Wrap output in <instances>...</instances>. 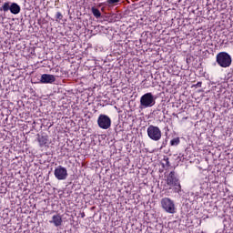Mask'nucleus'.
<instances>
[{
  "label": "nucleus",
  "instance_id": "nucleus-1",
  "mask_svg": "<svg viewBox=\"0 0 233 233\" xmlns=\"http://www.w3.org/2000/svg\"><path fill=\"white\" fill-rule=\"evenodd\" d=\"M161 208L167 214H176L177 208H176V202L170 198H163L160 201Z\"/></svg>",
  "mask_w": 233,
  "mask_h": 233
},
{
  "label": "nucleus",
  "instance_id": "nucleus-2",
  "mask_svg": "<svg viewBox=\"0 0 233 233\" xmlns=\"http://www.w3.org/2000/svg\"><path fill=\"white\" fill-rule=\"evenodd\" d=\"M217 63L221 68H228L232 65V56L227 52H220L217 55Z\"/></svg>",
  "mask_w": 233,
  "mask_h": 233
},
{
  "label": "nucleus",
  "instance_id": "nucleus-3",
  "mask_svg": "<svg viewBox=\"0 0 233 233\" xmlns=\"http://www.w3.org/2000/svg\"><path fill=\"white\" fill-rule=\"evenodd\" d=\"M167 185L168 187H175L176 190L181 191V184L179 183V178L176 175V171H171L167 177Z\"/></svg>",
  "mask_w": 233,
  "mask_h": 233
},
{
  "label": "nucleus",
  "instance_id": "nucleus-4",
  "mask_svg": "<svg viewBox=\"0 0 233 233\" xmlns=\"http://www.w3.org/2000/svg\"><path fill=\"white\" fill-rule=\"evenodd\" d=\"M140 105L144 108H150L156 105L154 95L152 93H146L140 97Z\"/></svg>",
  "mask_w": 233,
  "mask_h": 233
},
{
  "label": "nucleus",
  "instance_id": "nucleus-5",
  "mask_svg": "<svg viewBox=\"0 0 233 233\" xmlns=\"http://www.w3.org/2000/svg\"><path fill=\"white\" fill-rule=\"evenodd\" d=\"M147 132L149 139H151L152 141H159V139H161V129L158 127L150 125L147 127Z\"/></svg>",
  "mask_w": 233,
  "mask_h": 233
},
{
  "label": "nucleus",
  "instance_id": "nucleus-6",
  "mask_svg": "<svg viewBox=\"0 0 233 233\" xmlns=\"http://www.w3.org/2000/svg\"><path fill=\"white\" fill-rule=\"evenodd\" d=\"M97 125L103 130H108L112 127V120L106 115H100L97 119Z\"/></svg>",
  "mask_w": 233,
  "mask_h": 233
},
{
  "label": "nucleus",
  "instance_id": "nucleus-7",
  "mask_svg": "<svg viewBox=\"0 0 233 233\" xmlns=\"http://www.w3.org/2000/svg\"><path fill=\"white\" fill-rule=\"evenodd\" d=\"M55 177L59 181H63L68 177V171L63 166H58L55 169Z\"/></svg>",
  "mask_w": 233,
  "mask_h": 233
},
{
  "label": "nucleus",
  "instance_id": "nucleus-8",
  "mask_svg": "<svg viewBox=\"0 0 233 233\" xmlns=\"http://www.w3.org/2000/svg\"><path fill=\"white\" fill-rule=\"evenodd\" d=\"M40 83H42V85H52V83H56V76L54 75L43 74L40 78Z\"/></svg>",
  "mask_w": 233,
  "mask_h": 233
},
{
  "label": "nucleus",
  "instance_id": "nucleus-9",
  "mask_svg": "<svg viewBox=\"0 0 233 233\" xmlns=\"http://www.w3.org/2000/svg\"><path fill=\"white\" fill-rule=\"evenodd\" d=\"M49 223L53 224L55 227H61L63 225V217L59 214L54 215Z\"/></svg>",
  "mask_w": 233,
  "mask_h": 233
},
{
  "label": "nucleus",
  "instance_id": "nucleus-10",
  "mask_svg": "<svg viewBox=\"0 0 233 233\" xmlns=\"http://www.w3.org/2000/svg\"><path fill=\"white\" fill-rule=\"evenodd\" d=\"M119 3H121V0H106V2L99 4V6H103V5H105V6H117V5H119Z\"/></svg>",
  "mask_w": 233,
  "mask_h": 233
},
{
  "label": "nucleus",
  "instance_id": "nucleus-11",
  "mask_svg": "<svg viewBox=\"0 0 233 233\" xmlns=\"http://www.w3.org/2000/svg\"><path fill=\"white\" fill-rule=\"evenodd\" d=\"M11 14H14L15 15H17L21 12V6L17 5V3H12L10 7Z\"/></svg>",
  "mask_w": 233,
  "mask_h": 233
},
{
  "label": "nucleus",
  "instance_id": "nucleus-12",
  "mask_svg": "<svg viewBox=\"0 0 233 233\" xmlns=\"http://www.w3.org/2000/svg\"><path fill=\"white\" fill-rule=\"evenodd\" d=\"M37 141L39 143V147H43L46 143H48V136L37 135Z\"/></svg>",
  "mask_w": 233,
  "mask_h": 233
},
{
  "label": "nucleus",
  "instance_id": "nucleus-13",
  "mask_svg": "<svg viewBox=\"0 0 233 233\" xmlns=\"http://www.w3.org/2000/svg\"><path fill=\"white\" fill-rule=\"evenodd\" d=\"M91 12H92L94 17H96V19H99V17H101V11H99V9H97L96 7H92Z\"/></svg>",
  "mask_w": 233,
  "mask_h": 233
},
{
  "label": "nucleus",
  "instance_id": "nucleus-14",
  "mask_svg": "<svg viewBox=\"0 0 233 233\" xmlns=\"http://www.w3.org/2000/svg\"><path fill=\"white\" fill-rule=\"evenodd\" d=\"M11 5L10 2H5L3 6L0 7V12H8L10 10Z\"/></svg>",
  "mask_w": 233,
  "mask_h": 233
},
{
  "label": "nucleus",
  "instance_id": "nucleus-15",
  "mask_svg": "<svg viewBox=\"0 0 233 233\" xmlns=\"http://www.w3.org/2000/svg\"><path fill=\"white\" fill-rule=\"evenodd\" d=\"M179 143H181V141L179 140V137L173 138L170 141L171 147H177V145H179Z\"/></svg>",
  "mask_w": 233,
  "mask_h": 233
},
{
  "label": "nucleus",
  "instance_id": "nucleus-16",
  "mask_svg": "<svg viewBox=\"0 0 233 233\" xmlns=\"http://www.w3.org/2000/svg\"><path fill=\"white\" fill-rule=\"evenodd\" d=\"M164 161L166 162V164H162V167L166 170H168V167H170V161L168 160V157L164 158Z\"/></svg>",
  "mask_w": 233,
  "mask_h": 233
},
{
  "label": "nucleus",
  "instance_id": "nucleus-17",
  "mask_svg": "<svg viewBox=\"0 0 233 233\" xmlns=\"http://www.w3.org/2000/svg\"><path fill=\"white\" fill-rule=\"evenodd\" d=\"M56 21H61L63 19V14L61 12H57L56 15Z\"/></svg>",
  "mask_w": 233,
  "mask_h": 233
},
{
  "label": "nucleus",
  "instance_id": "nucleus-18",
  "mask_svg": "<svg viewBox=\"0 0 233 233\" xmlns=\"http://www.w3.org/2000/svg\"><path fill=\"white\" fill-rule=\"evenodd\" d=\"M203 85L202 82H198L196 86H198V88H201V86Z\"/></svg>",
  "mask_w": 233,
  "mask_h": 233
},
{
  "label": "nucleus",
  "instance_id": "nucleus-19",
  "mask_svg": "<svg viewBox=\"0 0 233 233\" xmlns=\"http://www.w3.org/2000/svg\"><path fill=\"white\" fill-rule=\"evenodd\" d=\"M82 218H85V213L82 214Z\"/></svg>",
  "mask_w": 233,
  "mask_h": 233
}]
</instances>
